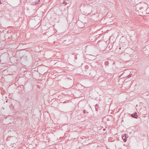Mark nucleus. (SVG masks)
Listing matches in <instances>:
<instances>
[{"label": "nucleus", "instance_id": "nucleus-2", "mask_svg": "<svg viewBox=\"0 0 149 149\" xmlns=\"http://www.w3.org/2000/svg\"><path fill=\"white\" fill-rule=\"evenodd\" d=\"M131 116L134 118H137L138 116H137V114L136 113H134L133 114H132L131 115Z\"/></svg>", "mask_w": 149, "mask_h": 149}, {"label": "nucleus", "instance_id": "nucleus-5", "mask_svg": "<svg viewBox=\"0 0 149 149\" xmlns=\"http://www.w3.org/2000/svg\"><path fill=\"white\" fill-rule=\"evenodd\" d=\"M36 0H32L31 2L32 3V2H33L34 1H35Z\"/></svg>", "mask_w": 149, "mask_h": 149}, {"label": "nucleus", "instance_id": "nucleus-9", "mask_svg": "<svg viewBox=\"0 0 149 149\" xmlns=\"http://www.w3.org/2000/svg\"><path fill=\"white\" fill-rule=\"evenodd\" d=\"M84 112H85V111H84Z\"/></svg>", "mask_w": 149, "mask_h": 149}, {"label": "nucleus", "instance_id": "nucleus-4", "mask_svg": "<svg viewBox=\"0 0 149 149\" xmlns=\"http://www.w3.org/2000/svg\"><path fill=\"white\" fill-rule=\"evenodd\" d=\"M132 74V73H131V72H130V74L128 75V76H127V77H128V78H129L130 77H131V75Z\"/></svg>", "mask_w": 149, "mask_h": 149}, {"label": "nucleus", "instance_id": "nucleus-7", "mask_svg": "<svg viewBox=\"0 0 149 149\" xmlns=\"http://www.w3.org/2000/svg\"><path fill=\"white\" fill-rule=\"evenodd\" d=\"M2 3L1 2V1H0V4Z\"/></svg>", "mask_w": 149, "mask_h": 149}, {"label": "nucleus", "instance_id": "nucleus-3", "mask_svg": "<svg viewBox=\"0 0 149 149\" xmlns=\"http://www.w3.org/2000/svg\"><path fill=\"white\" fill-rule=\"evenodd\" d=\"M40 1V0H36L35 1H34L32 2V4L36 5V4L38 3Z\"/></svg>", "mask_w": 149, "mask_h": 149}, {"label": "nucleus", "instance_id": "nucleus-1", "mask_svg": "<svg viewBox=\"0 0 149 149\" xmlns=\"http://www.w3.org/2000/svg\"><path fill=\"white\" fill-rule=\"evenodd\" d=\"M122 139L124 141V142H125L127 141V137H126V134H124L122 135Z\"/></svg>", "mask_w": 149, "mask_h": 149}, {"label": "nucleus", "instance_id": "nucleus-8", "mask_svg": "<svg viewBox=\"0 0 149 149\" xmlns=\"http://www.w3.org/2000/svg\"><path fill=\"white\" fill-rule=\"evenodd\" d=\"M105 130V129H103V130H104H104Z\"/></svg>", "mask_w": 149, "mask_h": 149}, {"label": "nucleus", "instance_id": "nucleus-6", "mask_svg": "<svg viewBox=\"0 0 149 149\" xmlns=\"http://www.w3.org/2000/svg\"><path fill=\"white\" fill-rule=\"evenodd\" d=\"M63 3L65 4V5H66L67 4V3L65 1H64Z\"/></svg>", "mask_w": 149, "mask_h": 149}]
</instances>
